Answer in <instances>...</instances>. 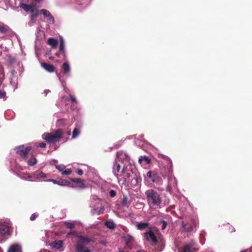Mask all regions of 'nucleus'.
Listing matches in <instances>:
<instances>
[{"instance_id": "3", "label": "nucleus", "mask_w": 252, "mask_h": 252, "mask_svg": "<svg viewBox=\"0 0 252 252\" xmlns=\"http://www.w3.org/2000/svg\"><path fill=\"white\" fill-rule=\"evenodd\" d=\"M63 134L62 130L58 129L51 133H44L42 135V138L49 143L55 144L63 137Z\"/></svg>"}, {"instance_id": "36", "label": "nucleus", "mask_w": 252, "mask_h": 252, "mask_svg": "<svg viewBox=\"0 0 252 252\" xmlns=\"http://www.w3.org/2000/svg\"><path fill=\"white\" fill-rule=\"evenodd\" d=\"M159 224H161V229L164 230L165 229L167 226V222L165 220H161L159 222Z\"/></svg>"}, {"instance_id": "34", "label": "nucleus", "mask_w": 252, "mask_h": 252, "mask_svg": "<svg viewBox=\"0 0 252 252\" xmlns=\"http://www.w3.org/2000/svg\"><path fill=\"white\" fill-rule=\"evenodd\" d=\"M56 168L62 173L63 172L65 169V166L64 165H58L56 166Z\"/></svg>"}, {"instance_id": "39", "label": "nucleus", "mask_w": 252, "mask_h": 252, "mask_svg": "<svg viewBox=\"0 0 252 252\" xmlns=\"http://www.w3.org/2000/svg\"><path fill=\"white\" fill-rule=\"evenodd\" d=\"M65 224L68 228L72 229L74 227V224L71 222H66Z\"/></svg>"}, {"instance_id": "46", "label": "nucleus", "mask_w": 252, "mask_h": 252, "mask_svg": "<svg viewBox=\"0 0 252 252\" xmlns=\"http://www.w3.org/2000/svg\"><path fill=\"white\" fill-rule=\"evenodd\" d=\"M126 246L128 247L130 249H131L132 247V242H126Z\"/></svg>"}, {"instance_id": "43", "label": "nucleus", "mask_w": 252, "mask_h": 252, "mask_svg": "<svg viewBox=\"0 0 252 252\" xmlns=\"http://www.w3.org/2000/svg\"><path fill=\"white\" fill-rule=\"evenodd\" d=\"M76 173L78 175L81 176L83 174V171L81 169H79L76 171Z\"/></svg>"}, {"instance_id": "51", "label": "nucleus", "mask_w": 252, "mask_h": 252, "mask_svg": "<svg viewBox=\"0 0 252 252\" xmlns=\"http://www.w3.org/2000/svg\"><path fill=\"white\" fill-rule=\"evenodd\" d=\"M125 158H126V159H127L128 158V156L127 155H125Z\"/></svg>"}, {"instance_id": "52", "label": "nucleus", "mask_w": 252, "mask_h": 252, "mask_svg": "<svg viewBox=\"0 0 252 252\" xmlns=\"http://www.w3.org/2000/svg\"><path fill=\"white\" fill-rule=\"evenodd\" d=\"M49 59H50V60H52V59H53V58L52 57H49Z\"/></svg>"}, {"instance_id": "48", "label": "nucleus", "mask_w": 252, "mask_h": 252, "mask_svg": "<svg viewBox=\"0 0 252 252\" xmlns=\"http://www.w3.org/2000/svg\"><path fill=\"white\" fill-rule=\"evenodd\" d=\"M29 5H30V6H31V10L32 9H33V8H37L36 7V4H35L31 3V4H30Z\"/></svg>"}, {"instance_id": "29", "label": "nucleus", "mask_w": 252, "mask_h": 252, "mask_svg": "<svg viewBox=\"0 0 252 252\" xmlns=\"http://www.w3.org/2000/svg\"><path fill=\"white\" fill-rule=\"evenodd\" d=\"M37 163V160L35 158L33 157L30 158L28 161V164L30 166H33Z\"/></svg>"}, {"instance_id": "13", "label": "nucleus", "mask_w": 252, "mask_h": 252, "mask_svg": "<svg viewBox=\"0 0 252 252\" xmlns=\"http://www.w3.org/2000/svg\"><path fill=\"white\" fill-rule=\"evenodd\" d=\"M41 66L47 71L50 73L54 72L56 69V68L53 65L46 63H42Z\"/></svg>"}, {"instance_id": "38", "label": "nucleus", "mask_w": 252, "mask_h": 252, "mask_svg": "<svg viewBox=\"0 0 252 252\" xmlns=\"http://www.w3.org/2000/svg\"><path fill=\"white\" fill-rule=\"evenodd\" d=\"M71 173V170L70 169H69V168H67V169H65L63 171V172L62 173V174L63 175H70Z\"/></svg>"}, {"instance_id": "20", "label": "nucleus", "mask_w": 252, "mask_h": 252, "mask_svg": "<svg viewBox=\"0 0 252 252\" xmlns=\"http://www.w3.org/2000/svg\"><path fill=\"white\" fill-rule=\"evenodd\" d=\"M60 42V52L62 53L63 54L64 57L65 58L66 56L64 49V43L63 39L61 38Z\"/></svg>"}, {"instance_id": "16", "label": "nucleus", "mask_w": 252, "mask_h": 252, "mask_svg": "<svg viewBox=\"0 0 252 252\" xmlns=\"http://www.w3.org/2000/svg\"><path fill=\"white\" fill-rule=\"evenodd\" d=\"M50 246L52 249H59L63 246V241L61 240L54 241L50 244Z\"/></svg>"}, {"instance_id": "11", "label": "nucleus", "mask_w": 252, "mask_h": 252, "mask_svg": "<svg viewBox=\"0 0 252 252\" xmlns=\"http://www.w3.org/2000/svg\"><path fill=\"white\" fill-rule=\"evenodd\" d=\"M31 14L30 15L31 21L32 22L36 21V18L40 14V10H38L37 8H33L31 11Z\"/></svg>"}, {"instance_id": "40", "label": "nucleus", "mask_w": 252, "mask_h": 252, "mask_svg": "<svg viewBox=\"0 0 252 252\" xmlns=\"http://www.w3.org/2000/svg\"><path fill=\"white\" fill-rule=\"evenodd\" d=\"M35 145L37 147H40L41 148H45L46 145V143L44 142L36 143Z\"/></svg>"}, {"instance_id": "22", "label": "nucleus", "mask_w": 252, "mask_h": 252, "mask_svg": "<svg viewBox=\"0 0 252 252\" xmlns=\"http://www.w3.org/2000/svg\"><path fill=\"white\" fill-rule=\"evenodd\" d=\"M105 225L108 228L111 229H114L116 225L114 221L112 220H108L105 222Z\"/></svg>"}, {"instance_id": "1", "label": "nucleus", "mask_w": 252, "mask_h": 252, "mask_svg": "<svg viewBox=\"0 0 252 252\" xmlns=\"http://www.w3.org/2000/svg\"><path fill=\"white\" fill-rule=\"evenodd\" d=\"M145 194L149 206H160L162 199L159 192L153 189H149L145 191Z\"/></svg>"}, {"instance_id": "5", "label": "nucleus", "mask_w": 252, "mask_h": 252, "mask_svg": "<svg viewBox=\"0 0 252 252\" xmlns=\"http://www.w3.org/2000/svg\"><path fill=\"white\" fill-rule=\"evenodd\" d=\"M32 149V146L25 147L24 145H20L15 148L16 153L23 159H26Z\"/></svg>"}, {"instance_id": "50", "label": "nucleus", "mask_w": 252, "mask_h": 252, "mask_svg": "<svg viewBox=\"0 0 252 252\" xmlns=\"http://www.w3.org/2000/svg\"><path fill=\"white\" fill-rule=\"evenodd\" d=\"M118 252H125V251H124V250H119V251H118Z\"/></svg>"}, {"instance_id": "42", "label": "nucleus", "mask_w": 252, "mask_h": 252, "mask_svg": "<svg viewBox=\"0 0 252 252\" xmlns=\"http://www.w3.org/2000/svg\"><path fill=\"white\" fill-rule=\"evenodd\" d=\"M6 93L0 90V98H3L5 96Z\"/></svg>"}, {"instance_id": "26", "label": "nucleus", "mask_w": 252, "mask_h": 252, "mask_svg": "<svg viewBox=\"0 0 252 252\" xmlns=\"http://www.w3.org/2000/svg\"><path fill=\"white\" fill-rule=\"evenodd\" d=\"M182 227L186 232H190L193 230V227L190 224H185L182 222Z\"/></svg>"}, {"instance_id": "31", "label": "nucleus", "mask_w": 252, "mask_h": 252, "mask_svg": "<svg viewBox=\"0 0 252 252\" xmlns=\"http://www.w3.org/2000/svg\"><path fill=\"white\" fill-rule=\"evenodd\" d=\"M79 133H80L79 129L77 127H75L73 130L72 137L73 138H75L77 137L79 135Z\"/></svg>"}, {"instance_id": "33", "label": "nucleus", "mask_w": 252, "mask_h": 252, "mask_svg": "<svg viewBox=\"0 0 252 252\" xmlns=\"http://www.w3.org/2000/svg\"><path fill=\"white\" fill-rule=\"evenodd\" d=\"M125 239L126 242L128 243V242H132L134 240V238L132 236L127 235L125 236Z\"/></svg>"}, {"instance_id": "45", "label": "nucleus", "mask_w": 252, "mask_h": 252, "mask_svg": "<svg viewBox=\"0 0 252 252\" xmlns=\"http://www.w3.org/2000/svg\"><path fill=\"white\" fill-rule=\"evenodd\" d=\"M37 216L35 215V214H33L31 216L30 220H34L36 218Z\"/></svg>"}, {"instance_id": "25", "label": "nucleus", "mask_w": 252, "mask_h": 252, "mask_svg": "<svg viewBox=\"0 0 252 252\" xmlns=\"http://www.w3.org/2000/svg\"><path fill=\"white\" fill-rule=\"evenodd\" d=\"M19 6L26 12L31 11V6H30L29 4L21 2L20 3Z\"/></svg>"}, {"instance_id": "49", "label": "nucleus", "mask_w": 252, "mask_h": 252, "mask_svg": "<svg viewBox=\"0 0 252 252\" xmlns=\"http://www.w3.org/2000/svg\"><path fill=\"white\" fill-rule=\"evenodd\" d=\"M50 181L52 182H53L54 184H57L58 181H56V180H54V179H51V180H50Z\"/></svg>"}, {"instance_id": "7", "label": "nucleus", "mask_w": 252, "mask_h": 252, "mask_svg": "<svg viewBox=\"0 0 252 252\" xmlns=\"http://www.w3.org/2000/svg\"><path fill=\"white\" fill-rule=\"evenodd\" d=\"M146 176L150 179V181L153 183H155L159 181L160 177L158 173L155 171H149L147 172Z\"/></svg>"}, {"instance_id": "44", "label": "nucleus", "mask_w": 252, "mask_h": 252, "mask_svg": "<svg viewBox=\"0 0 252 252\" xmlns=\"http://www.w3.org/2000/svg\"><path fill=\"white\" fill-rule=\"evenodd\" d=\"M69 96H70V100H71V102L76 103V98H75V97L73 96V95H72L71 94H69Z\"/></svg>"}, {"instance_id": "14", "label": "nucleus", "mask_w": 252, "mask_h": 252, "mask_svg": "<svg viewBox=\"0 0 252 252\" xmlns=\"http://www.w3.org/2000/svg\"><path fill=\"white\" fill-rule=\"evenodd\" d=\"M105 208L103 206H101L100 208L96 207L94 208L92 211L91 213L92 215H99L104 213Z\"/></svg>"}, {"instance_id": "30", "label": "nucleus", "mask_w": 252, "mask_h": 252, "mask_svg": "<svg viewBox=\"0 0 252 252\" xmlns=\"http://www.w3.org/2000/svg\"><path fill=\"white\" fill-rule=\"evenodd\" d=\"M126 170H127V166L126 165H124L121 172L122 174H126V176L127 177L128 180H129V177H130V175L129 173H126Z\"/></svg>"}, {"instance_id": "32", "label": "nucleus", "mask_w": 252, "mask_h": 252, "mask_svg": "<svg viewBox=\"0 0 252 252\" xmlns=\"http://www.w3.org/2000/svg\"><path fill=\"white\" fill-rule=\"evenodd\" d=\"M138 176L135 174L134 178L131 180V183L134 185H137L138 183Z\"/></svg>"}, {"instance_id": "24", "label": "nucleus", "mask_w": 252, "mask_h": 252, "mask_svg": "<svg viewBox=\"0 0 252 252\" xmlns=\"http://www.w3.org/2000/svg\"><path fill=\"white\" fill-rule=\"evenodd\" d=\"M130 204V202L128 201L127 197L126 195H124L121 202L122 206L128 207Z\"/></svg>"}, {"instance_id": "8", "label": "nucleus", "mask_w": 252, "mask_h": 252, "mask_svg": "<svg viewBox=\"0 0 252 252\" xmlns=\"http://www.w3.org/2000/svg\"><path fill=\"white\" fill-rule=\"evenodd\" d=\"M195 251H196L195 244L194 242H191L184 245L182 251L180 252H195Z\"/></svg>"}, {"instance_id": "27", "label": "nucleus", "mask_w": 252, "mask_h": 252, "mask_svg": "<svg viewBox=\"0 0 252 252\" xmlns=\"http://www.w3.org/2000/svg\"><path fill=\"white\" fill-rule=\"evenodd\" d=\"M57 184L60 186H69L70 182L66 180H60L58 181Z\"/></svg>"}, {"instance_id": "10", "label": "nucleus", "mask_w": 252, "mask_h": 252, "mask_svg": "<svg viewBox=\"0 0 252 252\" xmlns=\"http://www.w3.org/2000/svg\"><path fill=\"white\" fill-rule=\"evenodd\" d=\"M113 173L114 174L115 176L118 179L119 178V175L118 173L120 171L121 166L119 163H118L117 160L114 162L113 165Z\"/></svg>"}, {"instance_id": "37", "label": "nucleus", "mask_w": 252, "mask_h": 252, "mask_svg": "<svg viewBox=\"0 0 252 252\" xmlns=\"http://www.w3.org/2000/svg\"><path fill=\"white\" fill-rule=\"evenodd\" d=\"M70 181L72 182L76 183L77 185L82 180L80 178H70Z\"/></svg>"}, {"instance_id": "19", "label": "nucleus", "mask_w": 252, "mask_h": 252, "mask_svg": "<svg viewBox=\"0 0 252 252\" xmlns=\"http://www.w3.org/2000/svg\"><path fill=\"white\" fill-rule=\"evenodd\" d=\"M151 161V159H150L147 156H141L139 159H138V162L142 164L143 162H145V164L146 165L149 164L150 163Z\"/></svg>"}, {"instance_id": "23", "label": "nucleus", "mask_w": 252, "mask_h": 252, "mask_svg": "<svg viewBox=\"0 0 252 252\" xmlns=\"http://www.w3.org/2000/svg\"><path fill=\"white\" fill-rule=\"evenodd\" d=\"M77 187L80 189H84L89 187V184L85 182V181L82 179L79 183L77 185Z\"/></svg>"}, {"instance_id": "35", "label": "nucleus", "mask_w": 252, "mask_h": 252, "mask_svg": "<svg viewBox=\"0 0 252 252\" xmlns=\"http://www.w3.org/2000/svg\"><path fill=\"white\" fill-rule=\"evenodd\" d=\"M36 176L38 178H45L46 177V174L43 173L42 171L37 172Z\"/></svg>"}, {"instance_id": "15", "label": "nucleus", "mask_w": 252, "mask_h": 252, "mask_svg": "<svg viewBox=\"0 0 252 252\" xmlns=\"http://www.w3.org/2000/svg\"><path fill=\"white\" fill-rule=\"evenodd\" d=\"M47 44L50 45L52 48L55 49L57 48L58 42L57 40L56 39L50 37L47 40Z\"/></svg>"}, {"instance_id": "21", "label": "nucleus", "mask_w": 252, "mask_h": 252, "mask_svg": "<svg viewBox=\"0 0 252 252\" xmlns=\"http://www.w3.org/2000/svg\"><path fill=\"white\" fill-rule=\"evenodd\" d=\"M62 69L64 74H68L70 72V67L68 63H64L62 65Z\"/></svg>"}, {"instance_id": "2", "label": "nucleus", "mask_w": 252, "mask_h": 252, "mask_svg": "<svg viewBox=\"0 0 252 252\" xmlns=\"http://www.w3.org/2000/svg\"><path fill=\"white\" fill-rule=\"evenodd\" d=\"M78 240L76 242L75 250L76 252H91L89 248L85 246L90 243H94V239L92 237H87L82 235L78 236Z\"/></svg>"}, {"instance_id": "9", "label": "nucleus", "mask_w": 252, "mask_h": 252, "mask_svg": "<svg viewBox=\"0 0 252 252\" xmlns=\"http://www.w3.org/2000/svg\"><path fill=\"white\" fill-rule=\"evenodd\" d=\"M40 14H43L44 17L48 18V20L51 22L52 23L54 24L55 23V19L54 17L51 15L49 11L45 9H42L40 10Z\"/></svg>"}, {"instance_id": "47", "label": "nucleus", "mask_w": 252, "mask_h": 252, "mask_svg": "<svg viewBox=\"0 0 252 252\" xmlns=\"http://www.w3.org/2000/svg\"><path fill=\"white\" fill-rule=\"evenodd\" d=\"M241 252H252V247L249 249L245 250Z\"/></svg>"}, {"instance_id": "18", "label": "nucleus", "mask_w": 252, "mask_h": 252, "mask_svg": "<svg viewBox=\"0 0 252 252\" xmlns=\"http://www.w3.org/2000/svg\"><path fill=\"white\" fill-rule=\"evenodd\" d=\"M21 250V247L19 245L17 244H14L11 245L10 247L8 252H20Z\"/></svg>"}, {"instance_id": "55", "label": "nucleus", "mask_w": 252, "mask_h": 252, "mask_svg": "<svg viewBox=\"0 0 252 252\" xmlns=\"http://www.w3.org/2000/svg\"><path fill=\"white\" fill-rule=\"evenodd\" d=\"M0 252H2V250L0 248Z\"/></svg>"}, {"instance_id": "54", "label": "nucleus", "mask_w": 252, "mask_h": 252, "mask_svg": "<svg viewBox=\"0 0 252 252\" xmlns=\"http://www.w3.org/2000/svg\"><path fill=\"white\" fill-rule=\"evenodd\" d=\"M46 252H51L50 251H47Z\"/></svg>"}, {"instance_id": "41", "label": "nucleus", "mask_w": 252, "mask_h": 252, "mask_svg": "<svg viewBox=\"0 0 252 252\" xmlns=\"http://www.w3.org/2000/svg\"><path fill=\"white\" fill-rule=\"evenodd\" d=\"M116 195V192L114 190H111L109 192V195L111 197H114Z\"/></svg>"}, {"instance_id": "6", "label": "nucleus", "mask_w": 252, "mask_h": 252, "mask_svg": "<svg viewBox=\"0 0 252 252\" xmlns=\"http://www.w3.org/2000/svg\"><path fill=\"white\" fill-rule=\"evenodd\" d=\"M144 237L148 241H151L155 244H156L158 242V240L155 233L151 230L145 232L144 233Z\"/></svg>"}, {"instance_id": "53", "label": "nucleus", "mask_w": 252, "mask_h": 252, "mask_svg": "<svg viewBox=\"0 0 252 252\" xmlns=\"http://www.w3.org/2000/svg\"><path fill=\"white\" fill-rule=\"evenodd\" d=\"M59 53H56V55L57 56H59Z\"/></svg>"}, {"instance_id": "17", "label": "nucleus", "mask_w": 252, "mask_h": 252, "mask_svg": "<svg viewBox=\"0 0 252 252\" xmlns=\"http://www.w3.org/2000/svg\"><path fill=\"white\" fill-rule=\"evenodd\" d=\"M149 225L150 223L148 222H140L136 224V227L138 230H143L147 228H148Z\"/></svg>"}, {"instance_id": "12", "label": "nucleus", "mask_w": 252, "mask_h": 252, "mask_svg": "<svg viewBox=\"0 0 252 252\" xmlns=\"http://www.w3.org/2000/svg\"><path fill=\"white\" fill-rule=\"evenodd\" d=\"M9 232V227L6 225H0V239L1 237L5 236L8 234ZM3 239L0 240V242L1 243L3 241Z\"/></svg>"}, {"instance_id": "28", "label": "nucleus", "mask_w": 252, "mask_h": 252, "mask_svg": "<svg viewBox=\"0 0 252 252\" xmlns=\"http://www.w3.org/2000/svg\"><path fill=\"white\" fill-rule=\"evenodd\" d=\"M9 27L6 25L3 24L0 26V32L1 33H5L8 30Z\"/></svg>"}, {"instance_id": "4", "label": "nucleus", "mask_w": 252, "mask_h": 252, "mask_svg": "<svg viewBox=\"0 0 252 252\" xmlns=\"http://www.w3.org/2000/svg\"><path fill=\"white\" fill-rule=\"evenodd\" d=\"M164 160V168L161 169V173L163 176H170L173 172V165L171 160L167 156H163Z\"/></svg>"}]
</instances>
